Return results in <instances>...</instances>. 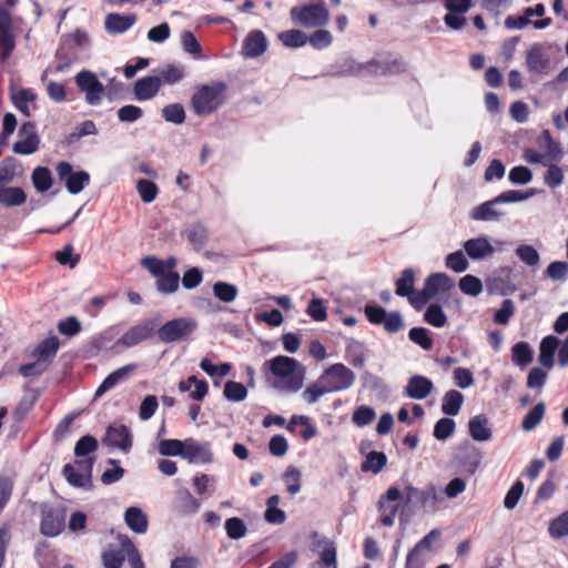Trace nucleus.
<instances>
[{"label": "nucleus", "mask_w": 568, "mask_h": 568, "mask_svg": "<svg viewBox=\"0 0 568 568\" xmlns=\"http://www.w3.org/2000/svg\"><path fill=\"white\" fill-rule=\"evenodd\" d=\"M158 449L162 456H180L183 458L185 439H163L159 443Z\"/></svg>", "instance_id": "47"}, {"label": "nucleus", "mask_w": 568, "mask_h": 568, "mask_svg": "<svg viewBox=\"0 0 568 568\" xmlns=\"http://www.w3.org/2000/svg\"><path fill=\"white\" fill-rule=\"evenodd\" d=\"M546 276L552 281L565 282L568 277V263L564 261L551 262L546 268Z\"/></svg>", "instance_id": "64"}, {"label": "nucleus", "mask_w": 568, "mask_h": 568, "mask_svg": "<svg viewBox=\"0 0 568 568\" xmlns=\"http://www.w3.org/2000/svg\"><path fill=\"white\" fill-rule=\"evenodd\" d=\"M162 115L165 119V121L174 124H182L185 120V111L183 105L180 103L165 105L162 109Z\"/></svg>", "instance_id": "63"}, {"label": "nucleus", "mask_w": 568, "mask_h": 568, "mask_svg": "<svg viewBox=\"0 0 568 568\" xmlns=\"http://www.w3.org/2000/svg\"><path fill=\"white\" fill-rule=\"evenodd\" d=\"M387 464V457L383 452H369L361 465L363 473L378 474Z\"/></svg>", "instance_id": "34"}, {"label": "nucleus", "mask_w": 568, "mask_h": 568, "mask_svg": "<svg viewBox=\"0 0 568 568\" xmlns=\"http://www.w3.org/2000/svg\"><path fill=\"white\" fill-rule=\"evenodd\" d=\"M395 293L397 296L407 297L410 293H414L415 285V272L413 268H405L402 272L400 277L395 283Z\"/></svg>", "instance_id": "37"}, {"label": "nucleus", "mask_w": 568, "mask_h": 568, "mask_svg": "<svg viewBox=\"0 0 568 568\" xmlns=\"http://www.w3.org/2000/svg\"><path fill=\"white\" fill-rule=\"evenodd\" d=\"M227 84L214 81L196 88L191 104L195 114L206 115L220 109L226 101Z\"/></svg>", "instance_id": "3"}, {"label": "nucleus", "mask_w": 568, "mask_h": 568, "mask_svg": "<svg viewBox=\"0 0 568 568\" xmlns=\"http://www.w3.org/2000/svg\"><path fill=\"white\" fill-rule=\"evenodd\" d=\"M526 67L530 73L541 74L549 67V58L540 44H534L526 53Z\"/></svg>", "instance_id": "23"}, {"label": "nucleus", "mask_w": 568, "mask_h": 568, "mask_svg": "<svg viewBox=\"0 0 568 568\" xmlns=\"http://www.w3.org/2000/svg\"><path fill=\"white\" fill-rule=\"evenodd\" d=\"M267 48V41L264 33L260 30L251 31L243 42V54L246 58H257L262 55Z\"/></svg>", "instance_id": "22"}, {"label": "nucleus", "mask_w": 568, "mask_h": 568, "mask_svg": "<svg viewBox=\"0 0 568 568\" xmlns=\"http://www.w3.org/2000/svg\"><path fill=\"white\" fill-rule=\"evenodd\" d=\"M126 526L135 534H145L149 527V519L140 507H129L124 513Z\"/></svg>", "instance_id": "28"}, {"label": "nucleus", "mask_w": 568, "mask_h": 568, "mask_svg": "<svg viewBox=\"0 0 568 568\" xmlns=\"http://www.w3.org/2000/svg\"><path fill=\"white\" fill-rule=\"evenodd\" d=\"M463 403L464 395L456 389H450L443 396L442 412L447 416H456L458 415Z\"/></svg>", "instance_id": "32"}, {"label": "nucleus", "mask_w": 568, "mask_h": 568, "mask_svg": "<svg viewBox=\"0 0 568 568\" xmlns=\"http://www.w3.org/2000/svg\"><path fill=\"white\" fill-rule=\"evenodd\" d=\"M159 77L161 78V83L175 84L183 80L185 71L182 65L168 64L161 70Z\"/></svg>", "instance_id": "52"}, {"label": "nucleus", "mask_w": 568, "mask_h": 568, "mask_svg": "<svg viewBox=\"0 0 568 568\" xmlns=\"http://www.w3.org/2000/svg\"><path fill=\"white\" fill-rule=\"evenodd\" d=\"M94 462V457H87L77 459L73 464H65L62 469L65 480L77 488H91Z\"/></svg>", "instance_id": "6"}, {"label": "nucleus", "mask_w": 568, "mask_h": 568, "mask_svg": "<svg viewBox=\"0 0 568 568\" xmlns=\"http://www.w3.org/2000/svg\"><path fill=\"white\" fill-rule=\"evenodd\" d=\"M47 74L48 71L45 70L42 75L41 80L45 83L47 88V94L50 98V100L61 103L67 100V88L63 83L55 82V81H47Z\"/></svg>", "instance_id": "42"}, {"label": "nucleus", "mask_w": 568, "mask_h": 568, "mask_svg": "<svg viewBox=\"0 0 568 568\" xmlns=\"http://www.w3.org/2000/svg\"><path fill=\"white\" fill-rule=\"evenodd\" d=\"M468 432L475 442H488L493 437L489 419L484 414L475 415L469 419Z\"/></svg>", "instance_id": "21"}, {"label": "nucleus", "mask_w": 568, "mask_h": 568, "mask_svg": "<svg viewBox=\"0 0 568 568\" xmlns=\"http://www.w3.org/2000/svg\"><path fill=\"white\" fill-rule=\"evenodd\" d=\"M328 393L329 392L318 377L314 383L310 384L305 388L302 397L307 404H315L322 396Z\"/></svg>", "instance_id": "55"}, {"label": "nucleus", "mask_w": 568, "mask_h": 568, "mask_svg": "<svg viewBox=\"0 0 568 568\" xmlns=\"http://www.w3.org/2000/svg\"><path fill=\"white\" fill-rule=\"evenodd\" d=\"M200 368L213 378H222L230 374L232 365L230 363H222L221 365H215L207 357H204L200 362Z\"/></svg>", "instance_id": "49"}, {"label": "nucleus", "mask_w": 568, "mask_h": 568, "mask_svg": "<svg viewBox=\"0 0 568 568\" xmlns=\"http://www.w3.org/2000/svg\"><path fill=\"white\" fill-rule=\"evenodd\" d=\"M516 256L527 266L537 267L540 262L538 251L529 244H521L516 248Z\"/></svg>", "instance_id": "45"}, {"label": "nucleus", "mask_w": 568, "mask_h": 568, "mask_svg": "<svg viewBox=\"0 0 568 568\" xmlns=\"http://www.w3.org/2000/svg\"><path fill=\"white\" fill-rule=\"evenodd\" d=\"M180 276L175 272L165 273L156 281V290L162 294H172L179 290Z\"/></svg>", "instance_id": "48"}, {"label": "nucleus", "mask_w": 568, "mask_h": 568, "mask_svg": "<svg viewBox=\"0 0 568 568\" xmlns=\"http://www.w3.org/2000/svg\"><path fill=\"white\" fill-rule=\"evenodd\" d=\"M292 21L305 28H322L329 21V12L324 0L293 7L290 11Z\"/></svg>", "instance_id": "4"}, {"label": "nucleus", "mask_w": 568, "mask_h": 568, "mask_svg": "<svg viewBox=\"0 0 568 568\" xmlns=\"http://www.w3.org/2000/svg\"><path fill=\"white\" fill-rule=\"evenodd\" d=\"M548 532L554 539H561L568 536V509L550 520Z\"/></svg>", "instance_id": "43"}, {"label": "nucleus", "mask_w": 568, "mask_h": 568, "mask_svg": "<svg viewBox=\"0 0 568 568\" xmlns=\"http://www.w3.org/2000/svg\"><path fill=\"white\" fill-rule=\"evenodd\" d=\"M161 88V78L149 75L139 79L134 83V95L138 101H146L154 98Z\"/></svg>", "instance_id": "20"}, {"label": "nucleus", "mask_w": 568, "mask_h": 568, "mask_svg": "<svg viewBox=\"0 0 568 568\" xmlns=\"http://www.w3.org/2000/svg\"><path fill=\"white\" fill-rule=\"evenodd\" d=\"M424 321L439 328L446 325L447 316L438 304H430L424 314Z\"/></svg>", "instance_id": "53"}, {"label": "nucleus", "mask_w": 568, "mask_h": 568, "mask_svg": "<svg viewBox=\"0 0 568 568\" xmlns=\"http://www.w3.org/2000/svg\"><path fill=\"white\" fill-rule=\"evenodd\" d=\"M536 193V189H528L526 191L508 190L495 196V202H498L499 204L523 202L532 197Z\"/></svg>", "instance_id": "40"}, {"label": "nucleus", "mask_w": 568, "mask_h": 568, "mask_svg": "<svg viewBox=\"0 0 568 568\" xmlns=\"http://www.w3.org/2000/svg\"><path fill=\"white\" fill-rule=\"evenodd\" d=\"M463 248L467 256L474 261L485 260L495 253V246L486 236L467 240L464 242Z\"/></svg>", "instance_id": "16"}, {"label": "nucleus", "mask_w": 568, "mask_h": 568, "mask_svg": "<svg viewBox=\"0 0 568 568\" xmlns=\"http://www.w3.org/2000/svg\"><path fill=\"white\" fill-rule=\"evenodd\" d=\"M225 530L229 538L241 539L246 535L247 527L241 518L232 517L226 519Z\"/></svg>", "instance_id": "62"}, {"label": "nucleus", "mask_w": 568, "mask_h": 568, "mask_svg": "<svg viewBox=\"0 0 568 568\" xmlns=\"http://www.w3.org/2000/svg\"><path fill=\"white\" fill-rule=\"evenodd\" d=\"M278 39L287 48H301L307 43V36L298 29L283 31Z\"/></svg>", "instance_id": "41"}, {"label": "nucleus", "mask_w": 568, "mask_h": 568, "mask_svg": "<svg viewBox=\"0 0 568 568\" xmlns=\"http://www.w3.org/2000/svg\"><path fill=\"white\" fill-rule=\"evenodd\" d=\"M406 71V64L400 59L372 60L367 63H359L353 59H345L338 65V75H388L399 74Z\"/></svg>", "instance_id": "2"}, {"label": "nucleus", "mask_w": 568, "mask_h": 568, "mask_svg": "<svg viewBox=\"0 0 568 568\" xmlns=\"http://www.w3.org/2000/svg\"><path fill=\"white\" fill-rule=\"evenodd\" d=\"M237 287L226 282H216L213 285V294L224 303L233 302L237 296Z\"/></svg>", "instance_id": "51"}, {"label": "nucleus", "mask_w": 568, "mask_h": 568, "mask_svg": "<svg viewBox=\"0 0 568 568\" xmlns=\"http://www.w3.org/2000/svg\"><path fill=\"white\" fill-rule=\"evenodd\" d=\"M456 428L454 419L449 417H443L438 419L434 426V437L437 440L444 442L449 438Z\"/></svg>", "instance_id": "54"}, {"label": "nucleus", "mask_w": 568, "mask_h": 568, "mask_svg": "<svg viewBox=\"0 0 568 568\" xmlns=\"http://www.w3.org/2000/svg\"><path fill=\"white\" fill-rule=\"evenodd\" d=\"M498 202H495V197L486 201L470 211V219L474 221H499L504 215L503 212L496 209Z\"/></svg>", "instance_id": "29"}, {"label": "nucleus", "mask_w": 568, "mask_h": 568, "mask_svg": "<svg viewBox=\"0 0 568 568\" xmlns=\"http://www.w3.org/2000/svg\"><path fill=\"white\" fill-rule=\"evenodd\" d=\"M18 136L19 140L12 146L14 153L30 155L38 151L40 138L34 123L24 122L19 129Z\"/></svg>", "instance_id": "12"}, {"label": "nucleus", "mask_w": 568, "mask_h": 568, "mask_svg": "<svg viewBox=\"0 0 568 568\" xmlns=\"http://www.w3.org/2000/svg\"><path fill=\"white\" fill-rule=\"evenodd\" d=\"M102 443L108 447L118 448L123 453H129L132 447L130 429L124 425L109 426Z\"/></svg>", "instance_id": "15"}, {"label": "nucleus", "mask_w": 568, "mask_h": 568, "mask_svg": "<svg viewBox=\"0 0 568 568\" xmlns=\"http://www.w3.org/2000/svg\"><path fill=\"white\" fill-rule=\"evenodd\" d=\"M559 347V339L554 335L544 337L539 345V363L546 368H552L555 365V353Z\"/></svg>", "instance_id": "30"}, {"label": "nucleus", "mask_w": 568, "mask_h": 568, "mask_svg": "<svg viewBox=\"0 0 568 568\" xmlns=\"http://www.w3.org/2000/svg\"><path fill=\"white\" fill-rule=\"evenodd\" d=\"M136 191L144 203L153 202L159 193L156 184L145 179L138 181Z\"/></svg>", "instance_id": "59"}, {"label": "nucleus", "mask_w": 568, "mask_h": 568, "mask_svg": "<svg viewBox=\"0 0 568 568\" xmlns=\"http://www.w3.org/2000/svg\"><path fill=\"white\" fill-rule=\"evenodd\" d=\"M445 265L447 268L456 273H463L469 266L468 261L465 257V253L463 251H456L448 254L445 258Z\"/></svg>", "instance_id": "60"}, {"label": "nucleus", "mask_w": 568, "mask_h": 568, "mask_svg": "<svg viewBox=\"0 0 568 568\" xmlns=\"http://www.w3.org/2000/svg\"><path fill=\"white\" fill-rule=\"evenodd\" d=\"M135 368L136 364L131 363L110 373L97 388L94 396L101 397L103 394L114 388L120 383L126 381L130 374L135 371Z\"/></svg>", "instance_id": "19"}, {"label": "nucleus", "mask_w": 568, "mask_h": 568, "mask_svg": "<svg viewBox=\"0 0 568 568\" xmlns=\"http://www.w3.org/2000/svg\"><path fill=\"white\" fill-rule=\"evenodd\" d=\"M442 500L443 498L433 484L424 488L406 487V501L422 507L426 513H435Z\"/></svg>", "instance_id": "9"}, {"label": "nucleus", "mask_w": 568, "mask_h": 568, "mask_svg": "<svg viewBox=\"0 0 568 568\" xmlns=\"http://www.w3.org/2000/svg\"><path fill=\"white\" fill-rule=\"evenodd\" d=\"M545 410L546 406L544 403L536 404L523 419V429L526 432L535 429L542 420Z\"/></svg>", "instance_id": "44"}, {"label": "nucleus", "mask_w": 568, "mask_h": 568, "mask_svg": "<svg viewBox=\"0 0 568 568\" xmlns=\"http://www.w3.org/2000/svg\"><path fill=\"white\" fill-rule=\"evenodd\" d=\"M270 371L276 377L274 386L284 392L295 393L304 383L305 369L293 357L278 355L268 361Z\"/></svg>", "instance_id": "1"}, {"label": "nucleus", "mask_w": 568, "mask_h": 568, "mask_svg": "<svg viewBox=\"0 0 568 568\" xmlns=\"http://www.w3.org/2000/svg\"><path fill=\"white\" fill-rule=\"evenodd\" d=\"M59 347V338L54 334H51L38 344L33 351V356L42 362L50 361L55 356Z\"/></svg>", "instance_id": "31"}, {"label": "nucleus", "mask_w": 568, "mask_h": 568, "mask_svg": "<svg viewBox=\"0 0 568 568\" xmlns=\"http://www.w3.org/2000/svg\"><path fill=\"white\" fill-rule=\"evenodd\" d=\"M224 397L230 402H242L247 396L246 387L237 382L227 381L223 389Z\"/></svg>", "instance_id": "50"}, {"label": "nucleus", "mask_w": 568, "mask_h": 568, "mask_svg": "<svg viewBox=\"0 0 568 568\" xmlns=\"http://www.w3.org/2000/svg\"><path fill=\"white\" fill-rule=\"evenodd\" d=\"M55 171L61 181H64L65 187L70 194H79L90 183V174L80 170L73 172V168L69 162H59Z\"/></svg>", "instance_id": "10"}, {"label": "nucleus", "mask_w": 568, "mask_h": 568, "mask_svg": "<svg viewBox=\"0 0 568 568\" xmlns=\"http://www.w3.org/2000/svg\"><path fill=\"white\" fill-rule=\"evenodd\" d=\"M375 417L376 413L373 407L361 405L353 412L352 422L358 427H365L369 425Z\"/></svg>", "instance_id": "56"}, {"label": "nucleus", "mask_w": 568, "mask_h": 568, "mask_svg": "<svg viewBox=\"0 0 568 568\" xmlns=\"http://www.w3.org/2000/svg\"><path fill=\"white\" fill-rule=\"evenodd\" d=\"M27 200V195L18 186H0V203L6 206H20Z\"/></svg>", "instance_id": "33"}, {"label": "nucleus", "mask_w": 568, "mask_h": 568, "mask_svg": "<svg viewBox=\"0 0 568 568\" xmlns=\"http://www.w3.org/2000/svg\"><path fill=\"white\" fill-rule=\"evenodd\" d=\"M185 234L195 250H201L207 242V231L201 223L189 225Z\"/></svg>", "instance_id": "39"}, {"label": "nucleus", "mask_w": 568, "mask_h": 568, "mask_svg": "<svg viewBox=\"0 0 568 568\" xmlns=\"http://www.w3.org/2000/svg\"><path fill=\"white\" fill-rule=\"evenodd\" d=\"M197 326V322L193 317H176L159 327L156 335L162 343H176L189 339Z\"/></svg>", "instance_id": "5"}, {"label": "nucleus", "mask_w": 568, "mask_h": 568, "mask_svg": "<svg viewBox=\"0 0 568 568\" xmlns=\"http://www.w3.org/2000/svg\"><path fill=\"white\" fill-rule=\"evenodd\" d=\"M21 174V165L14 158H7L0 162V186L11 183Z\"/></svg>", "instance_id": "35"}, {"label": "nucleus", "mask_w": 568, "mask_h": 568, "mask_svg": "<svg viewBox=\"0 0 568 568\" xmlns=\"http://www.w3.org/2000/svg\"><path fill=\"white\" fill-rule=\"evenodd\" d=\"M460 291L469 296H477L483 291L481 281L474 275H465L459 280Z\"/></svg>", "instance_id": "61"}, {"label": "nucleus", "mask_w": 568, "mask_h": 568, "mask_svg": "<svg viewBox=\"0 0 568 568\" xmlns=\"http://www.w3.org/2000/svg\"><path fill=\"white\" fill-rule=\"evenodd\" d=\"M547 171L544 175V183L550 187L556 189L564 183L565 172L562 168L557 165V163L545 164Z\"/></svg>", "instance_id": "46"}, {"label": "nucleus", "mask_w": 568, "mask_h": 568, "mask_svg": "<svg viewBox=\"0 0 568 568\" xmlns=\"http://www.w3.org/2000/svg\"><path fill=\"white\" fill-rule=\"evenodd\" d=\"M31 179L34 189L40 193L47 192L53 184L51 172L45 166L36 168L32 172Z\"/></svg>", "instance_id": "38"}, {"label": "nucleus", "mask_w": 568, "mask_h": 568, "mask_svg": "<svg viewBox=\"0 0 568 568\" xmlns=\"http://www.w3.org/2000/svg\"><path fill=\"white\" fill-rule=\"evenodd\" d=\"M74 81L78 89L84 93L85 102L89 105L98 106L101 104L105 87L95 73L90 70H81L75 74Z\"/></svg>", "instance_id": "8"}, {"label": "nucleus", "mask_w": 568, "mask_h": 568, "mask_svg": "<svg viewBox=\"0 0 568 568\" xmlns=\"http://www.w3.org/2000/svg\"><path fill=\"white\" fill-rule=\"evenodd\" d=\"M534 353L527 342H518L511 348V361L519 367H525L532 362Z\"/></svg>", "instance_id": "36"}, {"label": "nucleus", "mask_w": 568, "mask_h": 568, "mask_svg": "<svg viewBox=\"0 0 568 568\" xmlns=\"http://www.w3.org/2000/svg\"><path fill=\"white\" fill-rule=\"evenodd\" d=\"M329 393L349 388L355 382V374L344 364H333L320 376Z\"/></svg>", "instance_id": "7"}, {"label": "nucleus", "mask_w": 568, "mask_h": 568, "mask_svg": "<svg viewBox=\"0 0 568 568\" xmlns=\"http://www.w3.org/2000/svg\"><path fill=\"white\" fill-rule=\"evenodd\" d=\"M434 389L433 382L423 375L412 376L405 386V395L408 398L422 400L425 399Z\"/></svg>", "instance_id": "17"}, {"label": "nucleus", "mask_w": 568, "mask_h": 568, "mask_svg": "<svg viewBox=\"0 0 568 568\" xmlns=\"http://www.w3.org/2000/svg\"><path fill=\"white\" fill-rule=\"evenodd\" d=\"M11 100L16 109L24 116H30L36 108L37 93L32 89H19L12 92Z\"/></svg>", "instance_id": "27"}, {"label": "nucleus", "mask_w": 568, "mask_h": 568, "mask_svg": "<svg viewBox=\"0 0 568 568\" xmlns=\"http://www.w3.org/2000/svg\"><path fill=\"white\" fill-rule=\"evenodd\" d=\"M183 459L190 464L205 465L214 460L212 445L210 442H199L194 438L185 439Z\"/></svg>", "instance_id": "13"}, {"label": "nucleus", "mask_w": 568, "mask_h": 568, "mask_svg": "<svg viewBox=\"0 0 568 568\" xmlns=\"http://www.w3.org/2000/svg\"><path fill=\"white\" fill-rule=\"evenodd\" d=\"M16 48L13 22L7 8L0 7V60L7 62Z\"/></svg>", "instance_id": "11"}, {"label": "nucleus", "mask_w": 568, "mask_h": 568, "mask_svg": "<svg viewBox=\"0 0 568 568\" xmlns=\"http://www.w3.org/2000/svg\"><path fill=\"white\" fill-rule=\"evenodd\" d=\"M201 501L189 489H180L176 493L174 510L180 515H193L199 511Z\"/></svg>", "instance_id": "26"}, {"label": "nucleus", "mask_w": 568, "mask_h": 568, "mask_svg": "<svg viewBox=\"0 0 568 568\" xmlns=\"http://www.w3.org/2000/svg\"><path fill=\"white\" fill-rule=\"evenodd\" d=\"M424 287L434 298L439 293L449 292L454 287V280L445 273H433L425 280Z\"/></svg>", "instance_id": "24"}, {"label": "nucleus", "mask_w": 568, "mask_h": 568, "mask_svg": "<svg viewBox=\"0 0 568 568\" xmlns=\"http://www.w3.org/2000/svg\"><path fill=\"white\" fill-rule=\"evenodd\" d=\"M156 321L145 320L130 327L118 341V344L125 347H133L143 341H146L155 333Z\"/></svg>", "instance_id": "14"}, {"label": "nucleus", "mask_w": 568, "mask_h": 568, "mask_svg": "<svg viewBox=\"0 0 568 568\" xmlns=\"http://www.w3.org/2000/svg\"><path fill=\"white\" fill-rule=\"evenodd\" d=\"M64 527V516L59 510L50 508L42 513L40 531L48 537L58 536Z\"/></svg>", "instance_id": "18"}, {"label": "nucleus", "mask_w": 568, "mask_h": 568, "mask_svg": "<svg viewBox=\"0 0 568 568\" xmlns=\"http://www.w3.org/2000/svg\"><path fill=\"white\" fill-rule=\"evenodd\" d=\"M99 447L98 440L91 436H82L74 446V455L77 457H87L89 454L94 453Z\"/></svg>", "instance_id": "58"}, {"label": "nucleus", "mask_w": 568, "mask_h": 568, "mask_svg": "<svg viewBox=\"0 0 568 568\" xmlns=\"http://www.w3.org/2000/svg\"><path fill=\"white\" fill-rule=\"evenodd\" d=\"M136 21L135 14L109 13L105 17V30L111 34H119L128 31Z\"/></svg>", "instance_id": "25"}, {"label": "nucleus", "mask_w": 568, "mask_h": 568, "mask_svg": "<svg viewBox=\"0 0 568 568\" xmlns=\"http://www.w3.org/2000/svg\"><path fill=\"white\" fill-rule=\"evenodd\" d=\"M408 338L425 351H429L433 347V339L429 336V331L425 327H413L408 332Z\"/></svg>", "instance_id": "57"}]
</instances>
